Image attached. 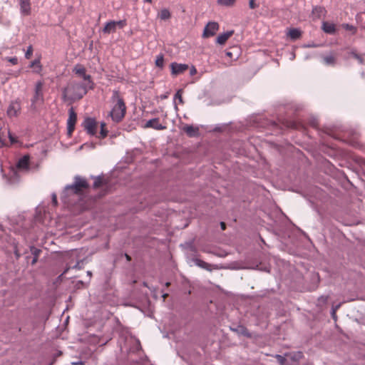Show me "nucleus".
<instances>
[{"label": "nucleus", "instance_id": "obj_48", "mask_svg": "<svg viewBox=\"0 0 365 365\" xmlns=\"http://www.w3.org/2000/svg\"><path fill=\"white\" fill-rule=\"evenodd\" d=\"M4 145V142L0 138V146H3Z\"/></svg>", "mask_w": 365, "mask_h": 365}, {"label": "nucleus", "instance_id": "obj_14", "mask_svg": "<svg viewBox=\"0 0 365 365\" xmlns=\"http://www.w3.org/2000/svg\"><path fill=\"white\" fill-rule=\"evenodd\" d=\"M182 130L189 137L196 136L199 130L198 128L194 127L191 125H185Z\"/></svg>", "mask_w": 365, "mask_h": 365}, {"label": "nucleus", "instance_id": "obj_27", "mask_svg": "<svg viewBox=\"0 0 365 365\" xmlns=\"http://www.w3.org/2000/svg\"><path fill=\"white\" fill-rule=\"evenodd\" d=\"M104 183L103 179L101 177H96L94 180L93 187L98 188Z\"/></svg>", "mask_w": 365, "mask_h": 365}, {"label": "nucleus", "instance_id": "obj_47", "mask_svg": "<svg viewBox=\"0 0 365 365\" xmlns=\"http://www.w3.org/2000/svg\"><path fill=\"white\" fill-rule=\"evenodd\" d=\"M15 254H16V255L17 258H19V256H20V255L19 254V252H18V251H17V250H16V251H15Z\"/></svg>", "mask_w": 365, "mask_h": 365}, {"label": "nucleus", "instance_id": "obj_3", "mask_svg": "<svg viewBox=\"0 0 365 365\" xmlns=\"http://www.w3.org/2000/svg\"><path fill=\"white\" fill-rule=\"evenodd\" d=\"M82 125L88 134L95 135L98 139H104L108 135V130L106 128V123L104 122L101 123V130L99 133L97 131L98 122L94 118H86Z\"/></svg>", "mask_w": 365, "mask_h": 365}, {"label": "nucleus", "instance_id": "obj_46", "mask_svg": "<svg viewBox=\"0 0 365 365\" xmlns=\"http://www.w3.org/2000/svg\"><path fill=\"white\" fill-rule=\"evenodd\" d=\"M125 257H126V259H127L128 261H130V260L131 259L130 257L128 255H127V254L125 255Z\"/></svg>", "mask_w": 365, "mask_h": 365}, {"label": "nucleus", "instance_id": "obj_2", "mask_svg": "<svg viewBox=\"0 0 365 365\" xmlns=\"http://www.w3.org/2000/svg\"><path fill=\"white\" fill-rule=\"evenodd\" d=\"M88 89V83L71 81L64 88L63 97L71 101L80 100L87 93Z\"/></svg>", "mask_w": 365, "mask_h": 365}, {"label": "nucleus", "instance_id": "obj_37", "mask_svg": "<svg viewBox=\"0 0 365 365\" xmlns=\"http://www.w3.org/2000/svg\"><path fill=\"white\" fill-rule=\"evenodd\" d=\"M6 59L13 65H16L18 63V58L16 57L7 58Z\"/></svg>", "mask_w": 365, "mask_h": 365}, {"label": "nucleus", "instance_id": "obj_39", "mask_svg": "<svg viewBox=\"0 0 365 365\" xmlns=\"http://www.w3.org/2000/svg\"><path fill=\"white\" fill-rule=\"evenodd\" d=\"M341 303H339V304H336V305H335V306H333V307H332V308H331V309H332V310H334V311H336H336L339 309V307H341Z\"/></svg>", "mask_w": 365, "mask_h": 365}, {"label": "nucleus", "instance_id": "obj_31", "mask_svg": "<svg viewBox=\"0 0 365 365\" xmlns=\"http://www.w3.org/2000/svg\"><path fill=\"white\" fill-rule=\"evenodd\" d=\"M115 27L119 29H123L126 26V21L125 20H120L118 21H115Z\"/></svg>", "mask_w": 365, "mask_h": 365}, {"label": "nucleus", "instance_id": "obj_1", "mask_svg": "<svg viewBox=\"0 0 365 365\" xmlns=\"http://www.w3.org/2000/svg\"><path fill=\"white\" fill-rule=\"evenodd\" d=\"M113 106L109 113L112 120L115 123L120 122L125 117L126 106L123 97L118 91H113L111 96Z\"/></svg>", "mask_w": 365, "mask_h": 365}, {"label": "nucleus", "instance_id": "obj_12", "mask_svg": "<svg viewBox=\"0 0 365 365\" xmlns=\"http://www.w3.org/2000/svg\"><path fill=\"white\" fill-rule=\"evenodd\" d=\"M170 66L171 68L172 73L174 75L182 73L188 68V66L187 64L177 63H172Z\"/></svg>", "mask_w": 365, "mask_h": 365}, {"label": "nucleus", "instance_id": "obj_21", "mask_svg": "<svg viewBox=\"0 0 365 365\" xmlns=\"http://www.w3.org/2000/svg\"><path fill=\"white\" fill-rule=\"evenodd\" d=\"M285 356L289 357V359L292 361H298L302 358L303 354L301 351H298V352L286 354Z\"/></svg>", "mask_w": 365, "mask_h": 365}, {"label": "nucleus", "instance_id": "obj_52", "mask_svg": "<svg viewBox=\"0 0 365 365\" xmlns=\"http://www.w3.org/2000/svg\"><path fill=\"white\" fill-rule=\"evenodd\" d=\"M68 269H69V268H67V269L64 271L63 274H66V273L68 272Z\"/></svg>", "mask_w": 365, "mask_h": 365}, {"label": "nucleus", "instance_id": "obj_18", "mask_svg": "<svg viewBox=\"0 0 365 365\" xmlns=\"http://www.w3.org/2000/svg\"><path fill=\"white\" fill-rule=\"evenodd\" d=\"M116 30V27L115 25V21H110L106 24L105 26L103 29V32L104 34H110L115 32Z\"/></svg>", "mask_w": 365, "mask_h": 365}, {"label": "nucleus", "instance_id": "obj_6", "mask_svg": "<svg viewBox=\"0 0 365 365\" xmlns=\"http://www.w3.org/2000/svg\"><path fill=\"white\" fill-rule=\"evenodd\" d=\"M68 118L67 120V130L68 134L71 135L75 130V125L77 121V115L73 108L68 110Z\"/></svg>", "mask_w": 365, "mask_h": 365}, {"label": "nucleus", "instance_id": "obj_25", "mask_svg": "<svg viewBox=\"0 0 365 365\" xmlns=\"http://www.w3.org/2000/svg\"><path fill=\"white\" fill-rule=\"evenodd\" d=\"M31 68H35L36 70L35 71L36 73H40L42 70V66L41 64L40 59H36L31 63Z\"/></svg>", "mask_w": 365, "mask_h": 365}, {"label": "nucleus", "instance_id": "obj_20", "mask_svg": "<svg viewBox=\"0 0 365 365\" xmlns=\"http://www.w3.org/2000/svg\"><path fill=\"white\" fill-rule=\"evenodd\" d=\"M302 32L298 29H291L288 32L289 37L292 40H297L300 38Z\"/></svg>", "mask_w": 365, "mask_h": 365}, {"label": "nucleus", "instance_id": "obj_38", "mask_svg": "<svg viewBox=\"0 0 365 365\" xmlns=\"http://www.w3.org/2000/svg\"><path fill=\"white\" fill-rule=\"evenodd\" d=\"M52 203L54 206H56L58 204L57 197L56 195H53L52 196Z\"/></svg>", "mask_w": 365, "mask_h": 365}, {"label": "nucleus", "instance_id": "obj_4", "mask_svg": "<svg viewBox=\"0 0 365 365\" xmlns=\"http://www.w3.org/2000/svg\"><path fill=\"white\" fill-rule=\"evenodd\" d=\"M89 184L88 181L80 176H76L74 178V183L73 185H67L65 188V194H75L81 195L83 194L85 190L88 189Z\"/></svg>", "mask_w": 365, "mask_h": 365}, {"label": "nucleus", "instance_id": "obj_13", "mask_svg": "<svg viewBox=\"0 0 365 365\" xmlns=\"http://www.w3.org/2000/svg\"><path fill=\"white\" fill-rule=\"evenodd\" d=\"M20 8L24 15H29L31 14L30 0H20Z\"/></svg>", "mask_w": 365, "mask_h": 365}, {"label": "nucleus", "instance_id": "obj_45", "mask_svg": "<svg viewBox=\"0 0 365 365\" xmlns=\"http://www.w3.org/2000/svg\"><path fill=\"white\" fill-rule=\"evenodd\" d=\"M71 364L73 365H82L83 364V362L82 361H75V362H72Z\"/></svg>", "mask_w": 365, "mask_h": 365}, {"label": "nucleus", "instance_id": "obj_5", "mask_svg": "<svg viewBox=\"0 0 365 365\" xmlns=\"http://www.w3.org/2000/svg\"><path fill=\"white\" fill-rule=\"evenodd\" d=\"M73 72L75 75L81 78L84 81L83 83L89 85V89L94 88V83L92 80V77L91 75L86 73V68L83 65L79 63L76 64L73 68Z\"/></svg>", "mask_w": 365, "mask_h": 365}, {"label": "nucleus", "instance_id": "obj_30", "mask_svg": "<svg viewBox=\"0 0 365 365\" xmlns=\"http://www.w3.org/2000/svg\"><path fill=\"white\" fill-rule=\"evenodd\" d=\"M275 358L280 365H285L286 359L284 356L279 354H276Z\"/></svg>", "mask_w": 365, "mask_h": 365}, {"label": "nucleus", "instance_id": "obj_44", "mask_svg": "<svg viewBox=\"0 0 365 365\" xmlns=\"http://www.w3.org/2000/svg\"><path fill=\"white\" fill-rule=\"evenodd\" d=\"M220 225H221V228H222V230H225L226 225H225V222H222L220 223Z\"/></svg>", "mask_w": 365, "mask_h": 365}, {"label": "nucleus", "instance_id": "obj_19", "mask_svg": "<svg viewBox=\"0 0 365 365\" xmlns=\"http://www.w3.org/2000/svg\"><path fill=\"white\" fill-rule=\"evenodd\" d=\"M325 13L324 8L322 6H315L312 9V16L313 19H319L322 16H323Z\"/></svg>", "mask_w": 365, "mask_h": 365}, {"label": "nucleus", "instance_id": "obj_22", "mask_svg": "<svg viewBox=\"0 0 365 365\" xmlns=\"http://www.w3.org/2000/svg\"><path fill=\"white\" fill-rule=\"evenodd\" d=\"M323 62L327 66H334L336 63V58L333 55H327L323 57Z\"/></svg>", "mask_w": 365, "mask_h": 365}, {"label": "nucleus", "instance_id": "obj_36", "mask_svg": "<svg viewBox=\"0 0 365 365\" xmlns=\"http://www.w3.org/2000/svg\"><path fill=\"white\" fill-rule=\"evenodd\" d=\"M249 6H250V9H255L257 7H258V4H257L255 2V0H250V1H249Z\"/></svg>", "mask_w": 365, "mask_h": 365}, {"label": "nucleus", "instance_id": "obj_42", "mask_svg": "<svg viewBox=\"0 0 365 365\" xmlns=\"http://www.w3.org/2000/svg\"><path fill=\"white\" fill-rule=\"evenodd\" d=\"M196 72H197L196 68L195 67H192V68L190 69V74L194 75L196 73Z\"/></svg>", "mask_w": 365, "mask_h": 365}, {"label": "nucleus", "instance_id": "obj_35", "mask_svg": "<svg viewBox=\"0 0 365 365\" xmlns=\"http://www.w3.org/2000/svg\"><path fill=\"white\" fill-rule=\"evenodd\" d=\"M328 297L327 296H321L319 299H318V301L319 303H322V304H326L328 301Z\"/></svg>", "mask_w": 365, "mask_h": 365}, {"label": "nucleus", "instance_id": "obj_50", "mask_svg": "<svg viewBox=\"0 0 365 365\" xmlns=\"http://www.w3.org/2000/svg\"><path fill=\"white\" fill-rule=\"evenodd\" d=\"M87 274H88V275H89V276H91V274H92L91 271H88V272H87Z\"/></svg>", "mask_w": 365, "mask_h": 365}, {"label": "nucleus", "instance_id": "obj_51", "mask_svg": "<svg viewBox=\"0 0 365 365\" xmlns=\"http://www.w3.org/2000/svg\"><path fill=\"white\" fill-rule=\"evenodd\" d=\"M146 2H148V3H151L152 2V0H144Z\"/></svg>", "mask_w": 365, "mask_h": 365}, {"label": "nucleus", "instance_id": "obj_16", "mask_svg": "<svg viewBox=\"0 0 365 365\" xmlns=\"http://www.w3.org/2000/svg\"><path fill=\"white\" fill-rule=\"evenodd\" d=\"M233 34V31H227L219 35L217 38L216 42L220 45L224 44L227 39Z\"/></svg>", "mask_w": 365, "mask_h": 365}, {"label": "nucleus", "instance_id": "obj_33", "mask_svg": "<svg viewBox=\"0 0 365 365\" xmlns=\"http://www.w3.org/2000/svg\"><path fill=\"white\" fill-rule=\"evenodd\" d=\"M352 56L356 58L359 63L362 64L364 63V60L361 56H359L358 53L355 52H351Z\"/></svg>", "mask_w": 365, "mask_h": 365}, {"label": "nucleus", "instance_id": "obj_8", "mask_svg": "<svg viewBox=\"0 0 365 365\" xmlns=\"http://www.w3.org/2000/svg\"><path fill=\"white\" fill-rule=\"evenodd\" d=\"M43 83L42 81H38L35 86V93L34 95L32 102L33 103H37L38 101H43Z\"/></svg>", "mask_w": 365, "mask_h": 365}, {"label": "nucleus", "instance_id": "obj_54", "mask_svg": "<svg viewBox=\"0 0 365 365\" xmlns=\"http://www.w3.org/2000/svg\"><path fill=\"white\" fill-rule=\"evenodd\" d=\"M78 264H76L74 266V267H75V268H77V267H78Z\"/></svg>", "mask_w": 365, "mask_h": 365}, {"label": "nucleus", "instance_id": "obj_17", "mask_svg": "<svg viewBox=\"0 0 365 365\" xmlns=\"http://www.w3.org/2000/svg\"><path fill=\"white\" fill-rule=\"evenodd\" d=\"M145 128H154L160 130V121L158 118H153L148 120L143 126Z\"/></svg>", "mask_w": 365, "mask_h": 365}, {"label": "nucleus", "instance_id": "obj_43", "mask_svg": "<svg viewBox=\"0 0 365 365\" xmlns=\"http://www.w3.org/2000/svg\"><path fill=\"white\" fill-rule=\"evenodd\" d=\"M331 316L334 319H336V311L331 309Z\"/></svg>", "mask_w": 365, "mask_h": 365}, {"label": "nucleus", "instance_id": "obj_32", "mask_svg": "<svg viewBox=\"0 0 365 365\" xmlns=\"http://www.w3.org/2000/svg\"><path fill=\"white\" fill-rule=\"evenodd\" d=\"M343 27L347 30V31H352L353 34L356 33V29L352 26V25H350V24H345L343 25Z\"/></svg>", "mask_w": 365, "mask_h": 365}, {"label": "nucleus", "instance_id": "obj_41", "mask_svg": "<svg viewBox=\"0 0 365 365\" xmlns=\"http://www.w3.org/2000/svg\"><path fill=\"white\" fill-rule=\"evenodd\" d=\"M155 65L160 67V56H157L155 58Z\"/></svg>", "mask_w": 365, "mask_h": 365}, {"label": "nucleus", "instance_id": "obj_10", "mask_svg": "<svg viewBox=\"0 0 365 365\" xmlns=\"http://www.w3.org/2000/svg\"><path fill=\"white\" fill-rule=\"evenodd\" d=\"M192 261L194 262L195 264L202 269H204L205 270H207L209 272H211L212 269H218V266L216 264L212 265L202 259H200L198 258H193Z\"/></svg>", "mask_w": 365, "mask_h": 365}, {"label": "nucleus", "instance_id": "obj_11", "mask_svg": "<svg viewBox=\"0 0 365 365\" xmlns=\"http://www.w3.org/2000/svg\"><path fill=\"white\" fill-rule=\"evenodd\" d=\"M29 156L24 155L16 163V168L21 171H28L29 170Z\"/></svg>", "mask_w": 365, "mask_h": 365}, {"label": "nucleus", "instance_id": "obj_53", "mask_svg": "<svg viewBox=\"0 0 365 365\" xmlns=\"http://www.w3.org/2000/svg\"><path fill=\"white\" fill-rule=\"evenodd\" d=\"M160 61H161V64H162L163 63V56H161Z\"/></svg>", "mask_w": 365, "mask_h": 365}, {"label": "nucleus", "instance_id": "obj_15", "mask_svg": "<svg viewBox=\"0 0 365 365\" xmlns=\"http://www.w3.org/2000/svg\"><path fill=\"white\" fill-rule=\"evenodd\" d=\"M322 30L328 34H334L336 31L335 25L327 21H324L322 24Z\"/></svg>", "mask_w": 365, "mask_h": 365}, {"label": "nucleus", "instance_id": "obj_34", "mask_svg": "<svg viewBox=\"0 0 365 365\" xmlns=\"http://www.w3.org/2000/svg\"><path fill=\"white\" fill-rule=\"evenodd\" d=\"M175 99H178L180 103H182V91L179 90L175 95Z\"/></svg>", "mask_w": 365, "mask_h": 365}, {"label": "nucleus", "instance_id": "obj_7", "mask_svg": "<svg viewBox=\"0 0 365 365\" xmlns=\"http://www.w3.org/2000/svg\"><path fill=\"white\" fill-rule=\"evenodd\" d=\"M218 29L219 25L217 23L214 21L209 22L204 29L202 36L204 38L212 36Z\"/></svg>", "mask_w": 365, "mask_h": 365}, {"label": "nucleus", "instance_id": "obj_9", "mask_svg": "<svg viewBox=\"0 0 365 365\" xmlns=\"http://www.w3.org/2000/svg\"><path fill=\"white\" fill-rule=\"evenodd\" d=\"M21 110L20 102L17 100L11 102L7 109V115L11 117H16L19 115Z\"/></svg>", "mask_w": 365, "mask_h": 365}, {"label": "nucleus", "instance_id": "obj_26", "mask_svg": "<svg viewBox=\"0 0 365 365\" xmlns=\"http://www.w3.org/2000/svg\"><path fill=\"white\" fill-rule=\"evenodd\" d=\"M236 0H217V4L222 6H232Z\"/></svg>", "mask_w": 365, "mask_h": 365}, {"label": "nucleus", "instance_id": "obj_23", "mask_svg": "<svg viewBox=\"0 0 365 365\" xmlns=\"http://www.w3.org/2000/svg\"><path fill=\"white\" fill-rule=\"evenodd\" d=\"M233 331H236L237 334L250 337L251 334L248 331V330L243 326H238L236 329H232Z\"/></svg>", "mask_w": 365, "mask_h": 365}, {"label": "nucleus", "instance_id": "obj_49", "mask_svg": "<svg viewBox=\"0 0 365 365\" xmlns=\"http://www.w3.org/2000/svg\"><path fill=\"white\" fill-rule=\"evenodd\" d=\"M167 296H168V294H163L161 297H163V298L165 299Z\"/></svg>", "mask_w": 365, "mask_h": 365}, {"label": "nucleus", "instance_id": "obj_24", "mask_svg": "<svg viewBox=\"0 0 365 365\" xmlns=\"http://www.w3.org/2000/svg\"><path fill=\"white\" fill-rule=\"evenodd\" d=\"M31 252L32 253V255H34V257L31 262V264H34L36 263L37 260H38V257L41 253V250L39 249H37L34 247H31Z\"/></svg>", "mask_w": 365, "mask_h": 365}, {"label": "nucleus", "instance_id": "obj_29", "mask_svg": "<svg viewBox=\"0 0 365 365\" xmlns=\"http://www.w3.org/2000/svg\"><path fill=\"white\" fill-rule=\"evenodd\" d=\"M33 51H34V49H33V46L31 45H30L28 48H27V51L25 53V57L27 59H29L31 58V57L33 55Z\"/></svg>", "mask_w": 365, "mask_h": 365}, {"label": "nucleus", "instance_id": "obj_28", "mask_svg": "<svg viewBox=\"0 0 365 365\" xmlns=\"http://www.w3.org/2000/svg\"><path fill=\"white\" fill-rule=\"evenodd\" d=\"M170 17V13L168 9L161 10V19H168Z\"/></svg>", "mask_w": 365, "mask_h": 365}, {"label": "nucleus", "instance_id": "obj_40", "mask_svg": "<svg viewBox=\"0 0 365 365\" xmlns=\"http://www.w3.org/2000/svg\"><path fill=\"white\" fill-rule=\"evenodd\" d=\"M9 137L11 144L16 142V139L12 136V135L11 133H9Z\"/></svg>", "mask_w": 365, "mask_h": 365}]
</instances>
